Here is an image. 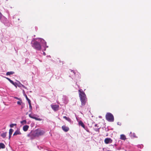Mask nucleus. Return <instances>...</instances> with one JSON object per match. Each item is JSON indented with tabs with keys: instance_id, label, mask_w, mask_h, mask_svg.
I'll return each mask as SVG.
<instances>
[{
	"instance_id": "nucleus-29",
	"label": "nucleus",
	"mask_w": 151,
	"mask_h": 151,
	"mask_svg": "<svg viewBox=\"0 0 151 151\" xmlns=\"http://www.w3.org/2000/svg\"><path fill=\"white\" fill-rule=\"evenodd\" d=\"M14 85V86H15L16 87H17V86H16V84H15V83H14V85Z\"/></svg>"
},
{
	"instance_id": "nucleus-26",
	"label": "nucleus",
	"mask_w": 151,
	"mask_h": 151,
	"mask_svg": "<svg viewBox=\"0 0 151 151\" xmlns=\"http://www.w3.org/2000/svg\"><path fill=\"white\" fill-rule=\"evenodd\" d=\"M10 82L12 83V84L13 85H14V82L12 81V80H11Z\"/></svg>"
},
{
	"instance_id": "nucleus-13",
	"label": "nucleus",
	"mask_w": 151,
	"mask_h": 151,
	"mask_svg": "<svg viewBox=\"0 0 151 151\" xmlns=\"http://www.w3.org/2000/svg\"><path fill=\"white\" fill-rule=\"evenodd\" d=\"M120 138L122 140H125L126 139V137L124 135L122 134L120 135Z\"/></svg>"
},
{
	"instance_id": "nucleus-21",
	"label": "nucleus",
	"mask_w": 151,
	"mask_h": 151,
	"mask_svg": "<svg viewBox=\"0 0 151 151\" xmlns=\"http://www.w3.org/2000/svg\"><path fill=\"white\" fill-rule=\"evenodd\" d=\"M17 126V124H12L10 125V127H13L14 126Z\"/></svg>"
},
{
	"instance_id": "nucleus-7",
	"label": "nucleus",
	"mask_w": 151,
	"mask_h": 151,
	"mask_svg": "<svg viewBox=\"0 0 151 151\" xmlns=\"http://www.w3.org/2000/svg\"><path fill=\"white\" fill-rule=\"evenodd\" d=\"M104 142L106 144L110 143L112 142V140L110 138H107L105 139Z\"/></svg>"
},
{
	"instance_id": "nucleus-5",
	"label": "nucleus",
	"mask_w": 151,
	"mask_h": 151,
	"mask_svg": "<svg viewBox=\"0 0 151 151\" xmlns=\"http://www.w3.org/2000/svg\"><path fill=\"white\" fill-rule=\"evenodd\" d=\"M36 115L34 114L33 113H32V112H31V114H29V117L33 119H34L36 120L40 121L42 120V119L36 117Z\"/></svg>"
},
{
	"instance_id": "nucleus-18",
	"label": "nucleus",
	"mask_w": 151,
	"mask_h": 151,
	"mask_svg": "<svg viewBox=\"0 0 151 151\" xmlns=\"http://www.w3.org/2000/svg\"><path fill=\"white\" fill-rule=\"evenodd\" d=\"M13 131H14V130L13 129H10L9 130V135H12V132H13Z\"/></svg>"
},
{
	"instance_id": "nucleus-27",
	"label": "nucleus",
	"mask_w": 151,
	"mask_h": 151,
	"mask_svg": "<svg viewBox=\"0 0 151 151\" xmlns=\"http://www.w3.org/2000/svg\"><path fill=\"white\" fill-rule=\"evenodd\" d=\"M7 79L9 82L11 80L10 78H7L5 77Z\"/></svg>"
},
{
	"instance_id": "nucleus-4",
	"label": "nucleus",
	"mask_w": 151,
	"mask_h": 151,
	"mask_svg": "<svg viewBox=\"0 0 151 151\" xmlns=\"http://www.w3.org/2000/svg\"><path fill=\"white\" fill-rule=\"evenodd\" d=\"M33 47L37 50H40L41 49L40 44L37 41L34 42Z\"/></svg>"
},
{
	"instance_id": "nucleus-17",
	"label": "nucleus",
	"mask_w": 151,
	"mask_h": 151,
	"mask_svg": "<svg viewBox=\"0 0 151 151\" xmlns=\"http://www.w3.org/2000/svg\"><path fill=\"white\" fill-rule=\"evenodd\" d=\"M63 118L65 119L66 120H67L68 121L70 122L71 121L69 117H68L66 116H64Z\"/></svg>"
},
{
	"instance_id": "nucleus-34",
	"label": "nucleus",
	"mask_w": 151,
	"mask_h": 151,
	"mask_svg": "<svg viewBox=\"0 0 151 151\" xmlns=\"http://www.w3.org/2000/svg\"><path fill=\"white\" fill-rule=\"evenodd\" d=\"M43 54L45 55V52H43Z\"/></svg>"
},
{
	"instance_id": "nucleus-31",
	"label": "nucleus",
	"mask_w": 151,
	"mask_h": 151,
	"mask_svg": "<svg viewBox=\"0 0 151 151\" xmlns=\"http://www.w3.org/2000/svg\"><path fill=\"white\" fill-rule=\"evenodd\" d=\"M71 72H73V73L74 74H75V73H74V71H72H72H71Z\"/></svg>"
},
{
	"instance_id": "nucleus-23",
	"label": "nucleus",
	"mask_w": 151,
	"mask_h": 151,
	"mask_svg": "<svg viewBox=\"0 0 151 151\" xmlns=\"http://www.w3.org/2000/svg\"><path fill=\"white\" fill-rule=\"evenodd\" d=\"M21 123H24V124H26L27 123L26 121V120H24L23 121L21 122Z\"/></svg>"
},
{
	"instance_id": "nucleus-33",
	"label": "nucleus",
	"mask_w": 151,
	"mask_h": 151,
	"mask_svg": "<svg viewBox=\"0 0 151 151\" xmlns=\"http://www.w3.org/2000/svg\"><path fill=\"white\" fill-rule=\"evenodd\" d=\"M22 86L24 87V88H25V86L23 85H22Z\"/></svg>"
},
{
	"instance_id": "nucleus-6",
	"label": "nucleus",
	"mask_w": 151,
	"mask_h": 151,
	"mask_svg": "<svg viewBox=\"0 0 151 151\" xmlns=\"http://www.w3.org/2000/svg\"><path fill=\"white\" fill-rule=\"evenodd\" d=\"M51 107L55 111H56L58 109L59 106L58 105H52Z\"/></svg>"
},
{
	"instance_id": "nucleus-11",
	"label": "nucleus",
	"mask_w": 151,
	"mask_h": 151,
	"mask_svg": "<svg viewBox=\"0 0 151 151\" xmlns=\"http://www.w3.org/2000/svg\"><path fill=\"white\" fill-rule=\"evenodd\" d=\"M29 126L28 125H25L23 127V130L24 132L27 131L29 128Z\"/></svg>"
},
{
	"instance_id": "nucleus-3",
	"label": "nucleus",
	"mask_w": 151,
	"mask_h": 151,
	"mask_svg": "<svg viewBox=\"0 0 151 151\" xmlns=\"http://www.w3.org/2000/svg\"><path fill=\"white\" fill-rule=\"evenodd\" d=\"M106 119L108 121L112 122L114 121V117L112 114L110 113H107L106 115Z\"/></svg>"
},
{
	"instance_id": "nucleus-24",
	"label": "nucleus",
	"mask_w": 151,
	"mask_h": 151,
	"mask_svg": "<svg viewBox=\"0 0 151 151\" xmlns=\"http://www.w3.org/2000/svg\"><path fill=\"white\" fill-rule=\"evenodd\" d=\"M2 14L0 12V19H1L2 17Z\"/></svg>"
},
{
	"instance_id": "nucleus-28",
	"label": "nucleus",
	"mask_w": 151,
	"mask_h": 151,
	"mask_svg": "<svg viewBox=\"0 0 151 151\" xmlns=\"http://www.w3.org/2000/svg\"><path fill=\"white\" fill-rule=\"evenodd\" d=\"M95 128H96L97 127V128H98L99 127L98 126V125L97 124H96L95 125Z\"/></svg>"
},
{
	"instance_id": "nucleus-16",
	"label": "nucleus",
	"mask_w": 151,
	"mask_h": 151,
	"mask_svg": "<svg viewBox=\"0 0 151 151\" xmlns=\"http://www.w3.org/2000/svg\"><path fill=\"white\" fill-rule=\"evenodd\" d=\"M14 73V72L13 71L8 72L6 73V75L7 76L10 75H12Z\"/></svg>"
},
{
	"instance_id": "nucleus-25",
	"label": "nucleus",
	"mask_w": 151,
	"mask_h": 151,
	"mask_svg": "<svg viewBox=\"0 0 151 151\" xmlns=\"http://www.w3.org/2000/svg\"><path fill=\"white\" fill-rule=\"evenodd\" d=\"M17 104L18 105H20L21 104V102L19 101H18L17 102Z\"/></svg>"
},
{
	"instance_id": "nucleus-32",
	"label": "nucleus",
	"mask_w": 151,
	"mask_h": 151,
	"mask_svg": "<svg viewBox=\"0 0 151 151\" xmlns=\"http://www.w3.org/2000/svg\"><path fill=\"white\" fill-rule=\"evenodd\" d=\"M15 98L17 99H19V98L17 97H15Z\"/></svg>"
},
{
	"instance_id": "nucleus-35",
	"label": "nucleus",
	"mask_w": 151,
	"mask_h": 151,
	"mask_svg": "<svg viewBox=\"0 0 151 151\" xmlns=\"http://www.w3.org/2000/svg\"><path fill=\"white\" fill-rule=\"evenodd\" d=\"M28 112L27 113H26V115H27V114H28Z\"/></svg>"
},
{
	"instance_id": "nucleus-8",
	"label": "nucleus",
	"mask_w": 151,
	"mask_h": 151,
	"mask_svg": "<svg viewBox=\"0 0 151 151\" xmlns=\"http://www.w3.org/2000/svg\"><path fill=\"white\" fill-rule=\"evenodd\" d=\"M37 130L39 136L42 135L45 133V132L43 130L38 129H37Z\"/></svg>"
},
{
	"instance_id": "nucleus-20",
	"label": "nucleus",
	"mask_w": 151,
	"mask_h": 151,
	"mask_svg": "<svg viewBox=\"0 0 151 151\" xmlns=\"http://www.w3.org/2000/svg\"><path fill=\"white\" fill-rule=\"evenodd\" d=\"M6 132L3 133L2 134H1V136L3 138H5L6 137Z\"/></svg>"
},
{
	"instance_id": "nucleus-9",
	"label": "nucleus",
	"mask_w": 151,
	"mask_h": 151,
	"mask_svg": "<svg viewBox=\"0 0 151 151\" xmlns=\"http://www.w3.org/2000/svg\"><path fill=\"white\" fill-rule=\"evenodd\" d=\"M22 134L21 133L19 129H18L14 133L13 135L15 136L17 135H21Z\"/></svg>"
},
{
	"instance_id": "nucleus-22",
	"label": "nucleus",
	"mask_w": 151,
	"mask_h": 151,
	"mask_svg": "<svg viewBox=\"0 0 151 151\" xmlns=\"http://www.w3.org/2000/svg\"><path fill=\"white\" fill-rule=\"evenodd\" d=\"M99 128H94V130L96 132H99Z\"/></svg>"
},
{
	"instance_id": "nucleus-19",
	"label": "nucleus",
	"mask_w": 151,
	"mask_h": 151,
	"mask_svg": "<svg viewBox=\"0 0 151 151\" xmlns=\"http://www.w3.org/2000/svg\"><path fill=\"white\" fill-rule=\"evenodd\" d=\"M24 95L25 96L27 100V101H28V103L31 102V101L30 100V99H29L28 98L26 94H25V95Z\"/></svg>"
},
{
	"instance_id": "nucleus-12",
	"label": "nucleus",
	"mask_w": 151,
	"mask_h": 151,
	"mask_svg": "<svg viewBox=\"0 0 151 151\" xmlns=\"http://www.w3.org/2000/svg\"><path fill=\"white\" fill-rule=\"evenodd\" d=\"M79 125L82 126L83 128H85V126L83 123L82 122V121H80L79 122Z\"/></svg>"
},
{
	"instance_id": "nucleus-15",
	"label": "nucleus",
	"mask_w": 151,
	"mask_h": 151,
	"mask_svg": "<svg viewBox=\"0 0 151 151\" xmlns=\"http://www.w3.org/2000/svg\"><path fill=\"white\" fill-rule=\"evenodd\" d=\"M5 147V146L4 144L2 143H0V149H4Z\"/></svg>"
},
{
	"instance_id": "nucleus-2",
	"label": "nucleus",
	"mask_w": 151,
	"mask_h": 151,
	"mask_svg": "<svg viewBox=\"0 0 151 151\" xmlns=\"http://www.w3.org/2000/svg\"><path fill=\"white\" fill-rule=\"evenodd\" d=\"M27 136L28 137H30L31 139H32L35 137L39 136V135L36 129L33 132H31L30 134H28Z\"/></svg>"
},
{
	"instance_id": "nucleus-1",
	"label": "nucleus",
	"mask_w": 151,
	"mask_h": 151,
	"mask_svg": "<svg viewBox=\"0 0 151 151\" xmlns=\"http://www.w3.org/2000/svg\"><path fill=\"white\" fill-rule=\"evenodd\" d=\"M79 92V96L81 102V106H84L87 101L86 95L85 93L81 89L78 90Z\"/></svg>"
},
{
	"instance_id": "nucleus-10",
	"label": "nucleus",
	"mask_w": 151,
	"mask_h": 151,
	"mask_svg": "<svg viewBox=\"0 0 151 151\" xmlns=\"http://www.w3.org/2000/svg\"><path fill=\"white\" fill-rule=\"evenodd\" d=\"M63 130L65 132H67L69 130V128L65 126H63L62 127Z\"/></svg>"
},
{
	"instance_id": "nucleus-30",
	"label": "nucleus",
	"mask_w": 151,
	"mask_h": 151,
	"mask_svg": "<svg viewBox=\"0 0 151 151\" xmlns=\"http://www.w3.org/2000/svg\"><path fill=\"white\" fill-rule=\"evenodd\" d=\"M11 135H9V139H10V137H11Z\"/></svg>"
},
{
	"instance_id": "nucleus-14",
	"label": "nucleus",
	"mask_w": 151,
	"mask_h": 151,
	"mask_svg": "<svg viewBox=\"0 0 151 151\" xmlns=\"http://www.w3.org/2000/svg\"><path fill=\"white\" fill-rule=\"evenodd\" d=\"M31 102H30L29 103V111L30 112H32V106L31 105Z\"/></svg>"
}]
</instances>
